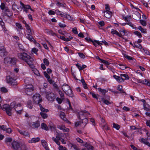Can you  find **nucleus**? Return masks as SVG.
I'll use <instances>...</instances> for the list:
<instances>
[{
  "mask_svg": "<svg viewBox=\"0 0 150 150\" xmlns=\"http://www.w3.org/2000/svg\"><path fill=\"white\" fill-rule=\"evenodd\" d=\"M120 76L123 77L124 78H123L124 80L126 79H129V77L126 74H121Z\"/></svg>",
  "mask_w": 150,
  "mask_h": 150,
  "instance_id": "obj_43",
  "label": "nucleus"
},
{
  "mask_svg": "<svg viewBox=\"0 0 150 150\" xmlns=\"http://www.w3.org/2000/svg\"><path fill=\"white\" fill-rule=\"evenodd\" d=\"M127 24L128 25L133 29H135L136 28V27H135V25L130 22H128L127 23Z\"/></svg>",
  "mask_w": 150,
  "mask_h": 150,
  "instance_id": "obj_48",
  "label": "nucleus"
},
{
  "mask_svg": "<svg viewBox=\"0 0 150 150\" xmlns=\"http://www.w3.org/2000/svg\"><path fill=\"white\" fill-rule=\"evenodd\" d=\"M20 4L22 6V8H23V11L26 13L28 12V10L31 8V6L29 5H25L22 2H20Z\"/></svg>",
  "mask_w": 150,
  "mask_h": 150,
  "instance_id": "obj_15",
  "label": "nucleus"
},
{
  "mask_svg": "<svg viewBox=\"0 0 150 150\" xmlns=\"http://www.w3.org/2000/svg\"><path fill=\"white\" fill-rule=\"evenodd\" d=\"M43 62L46 66H48L49 62L48 60L47 59L45 58L43 59Z\"/></svg>",
  "mask_w": 150,
  "mask_h": 150,
  "instance_id": "obj_49",
  "label": "nucleus"
},
{
  "mask_svg": "<svg viewBox=\"0 0 150 150\" xmlns=\"http://www.w3.org/2000/svg\"><path fill=\"white\" fill-rule=\"evenodd\" d=\"M40 109L41 111L44 112H47L49 111L48 109H46L43 108L40 104H39Z\"/></svg>",
  "mask_w": 150,
  "mask_h": 150,
  "instance_id": "obj_36",
  "label": "nucleus"
},
{
  "mask_svg": "<svg viewBox=\"0 0 150 150\" xmlns=\"http://www.w3.org/2000/svg\"><path fill=\"white\" fill-rule=\"evenodd\" d=\"M101 62L107 65H108L109 64L107 61L104 60L102 59Z\"/></svg>",
  "mask_w": 150,
  "mask_h": 150,
  "instance_id": "obj_63",
  "label": "nucleus"
},
{
  "mask_svg": "<svg viewBox=\"0 0 150 150\" xmlns=\"http://www.w3.org/2000/svg\"><path fill=\"white\" fill-rule=\"evenodd\" d=\"M134 34L137 35L139 38H141L142 37V35L141 33L138 31H135L134 32Z\"/></svg>",
  "mask_w": 150,
  "mask_h": 150,
  "instance_id": "obj_55",
  "label": "nucleus"
},
{
  "mask_svg": "<svg viewBox=\"0 0 150 150\" xmlns=\"http://www.w3.org/2000/svg\"><path fill=\"white\" fill-rule=\"evenodd\" d=\"M90 93L92 95V96H93V98L98 100L97 96L96 95V94L95 93H93V92H90Z\"/></svg>",
  "mask_w": 150,
  "mask_h": 150,
  "instance_id": "obj_58",
  "label": "nucleus"
},
{
  "mask_svg": "<svg viewBox=\"0 0 150 150\" xmlns=\"http://www.w3.org/2000/svg\"><path fill=\"white\" fill-rule=\"evenodd\" d=\"M86 148L83 149L82 150H94L93 147L91 145L86 144H85Z\"/></svg>",
  "mask_w": 150,
  "mask_h": 150,
  "instance_id": "obj_24",
  "label": "nucleus"
},
{
  "mask_svg": "<svg viewBox=\"0 0 150 150\" xmlns=\"http://www.w3.org/2000/svg\"><path fill=\"white\" fill-rule=\"evenodd\" d=\"M56 134V138L53 137H52V139L57 145H59L60 143L58 141V140H61V139H62V137L63 135V134L57 132Z\"/></svg>",
  "mask_w": 150,
  "mask_h": 150,
  "instance_id": "obj_3",
  "label": "nucleus"
},
{
  "mask_svg": "<svg viewBox=\"0 0 150 150\" xmlns=\"http://www.w3.org/2000/svg\"><path fill=\"white\" fill-rule=\"evenodd\" d=\"M112 13L110 11H106L104 12L105 16L107 18H110L112 15Z\"/></svg>",
  "mask_w": 150,
  "mask_h": 150,
  "instance_id": "obj_22",
  "label": "nucleus"
},
{
  "mask_svg": "<svg viewBox=\"0 0 150 150\" xmlns=\"http://www.w3.org/2000/svg\"><path fill=\"white\" fill-rule=\"evenodd\" d=\"M138 28L139 30L141 32L144 33H146V29H144L141 26H139Z\"/></svg>",
  "mask_w": 150,
  "mask_h": 150,
  "instance_id": "obj_35",
  "label": "nucleus"
},
{
  "mask_svg": "<svg viewBox=\"0 0 150 150\" xmlns=\"http://www.w3.org/2000/svg\"><path fill=\"white\" fill-rule=\"evenodd\" d=\"M25 61L30 66L32 67L33 65L34 59L30 56V57L28 58V59H27V60H25Z\"/></svg>",
  "mask_w": 150,
  "mask_h": 150,
  "instance_id": "obj_14",
  "label": "nucleus"
},
{
  "mask_svg": "<svg viewBox=\"0 0 150 150\" xmlns=\"http://www.w3.org/2000/svg\"><path fill=\"white\" fill-rule=\"evenodd\" d=\"M59 25L61 28H64L66 26V25L62 24L61 23H59Z\"/></svg>",
  "mask_w": 150,
  "mask_h": 150,
  "instance_id": "obj_64",
  "label": "nucleus"
},
{
  "mask_svg": "<svg viewBox=\"0 0 150 150\" xmlns=\"http://www.w3.org/2000/svg\"><path fill=\"white\" fill-rule=\"evenodd\" d=\"M101 100L106 104L108 105L110 104V102L107 100H105L103 98H101Z\"/></svg>",
  "mask_w": 150,
  "mask_h": 150,
  "instance_id": "obj_46",
  "label": "nucleus"
},
{
  "mask_svg": "<svg viewBox=\"0 0 150 150\" xmlns=\"http://www.w3.org/2000/svg\"><path fill=\"white\" fill-rule=\"evenodd\" d=\"M12 146L15 150H21L19 143L15 141H13L11 144Z\"/></svg>",
  "mask_w": 150,
  "mask_h": 150,
  "instance_id": "obj_9",
  "label": "nucleus"
},
{
  "mask_svg": "<svg viewBox=\"0 0 150 150\" xmlns=\"http://www.w3.org/2000/svg\"><path fill=\"white\" fill-rule=\"evenodd\" d=\"M12 140V139L9 137L6 138L5 140V142L6 143L8 142H11Z\"/></svg>",
  "mask_w": 150,
  "mask_h": 150,
  "instance_id": "obj_50",
  "label": "nucleus"
},
{
  "mask_svg": "<svg viewBox=\"0 0 150 150\" xmlns=\"http://www.w3.org/2000/svg\"><path fill=\"white\" fill-rule=\"evenodd\" d=\"M46 32L49 34H50V35H56V34H55L54 33L52 30H49L48 29H46Z\"/></svg>",
  "mask_w": 150,
  "mask_h": 150,
  "instance_id": "obj_38",
  "label": "nucleus"
},
{
  "mask_svg": "<svg viewBox=\"0 0 150 150\" xmlns=\"http://www.w3.org/2000/svg\"><path fill=\"white\" fill-rule=\"evenodd\" d=\"M65 114L64 112H60V117L63 119V120L65 121H66L67 122H68L69 121L68 120H67L65 117Z\"/></svg>",
  "mask_w": 150,
  "mask_h": 150,
  "instance_id": "obj_20",
  "label": "nucleus"
},
{
  "mask_svg": "<svg viewBox=\"0 0 150 150\" xmlns=\"http://www.w3.org/2000/svg\"><path fill=\"white\" fill-rule=\"evenodd\" d=\"M47 98L49 101H52L55 98L54 95L52 93L47 92Z\"/></svg>",
  "mask_w": 150,
  "mask_h": 150,
  "instance_id": "obj_10",
  "label": "nucleus"
},
{
  "mask_svg": "<svg viewBox=\"0 0 150 150\" xmlns=\"http://www.w3.org/2000/svg\"><path fill=\"white\" fill-rule=\"evenodd\" d=\"M143 106L144 110L147 111H150V106L148 104H145L144 103Z\"/></svg>",
  "mask_w": 150,
  "mask_h": 150,
  "instance_id": "obj_26",
  "label": "nucleus"
},
{
  "mask_svg": "<svg viewBox=\"0 0 150 150\" xmlns=\"http://www.w3.org/2000/svg\"><path fill=\"white\" fill-rule=\"evenodd\" d=\"M113 127L115 128L117 130H118L120 128V126L117 124L113 123Z\"/></svg>",
  "mask_w": 150,
  "mask_h": 150,
  "instance_id": "obj_45",
  "label": "nucleus"
},
{
  "mask_svg": "<svg viewBox=\"0 0 150 150\" xmlns=\"http://www.w3.org/2000/svg\"><path fill=\"white\" fill-rule=\"evenodd\" d=\"M40 140V139L39 137L33 138L29 140L28 141L29 143H35L38 142Z\"/></svg>",
  "mask_w": 150,
  "mask_h": 150,
  "instance_id": "obj_19",
  "label": "nucleus"
},
{
  "mask_svg": "<svg viewBox=\"0 0 150 150\" xmlns=\"http://www.w3.org/2000/svg\"><path fill=\"white\" fill-rule=\"evenodd\" d=\"M122 86L121 85H119L117 87V90L120 91L121 92L124 93V91L122 89Z\"/></svg>",
  "mask_w": 150,
  "mask_h": 150,
  "instance_id": "obj_47",
  "label": "nucleus"
},
{
  "mask_svg": "<svg viewBox=\"0 0 150 150\" xmlns=\"http://www.w3.org/2000/svg\"><path fill=\"white\" fill-rule=\"evenodd\" d=\"M98 89L99 91L102 93L103 94H104L105 93L108 92V90L103 89L100 88H98Z\"/></svg>",
  "mask_w": 150,
  "mask_h": 150,
  "instance_id": "obj_44",
  "label": "nucleus"
},
{
  "mask_svg": "<svg viewBox=\"0 0 150 150\" xmlns=\"http://www.w3.org/2000/svg\"><path fill=\"white\" fill-rule=\"evenodd\" d=\"M6 81L7 83H10L11 85H13L15 83V79L11 77L10 76H6Z\"/></svg>",
  "mask_w": 150,
  "mask_h": 150,
  "instance_id": "obj_13",
  "label": "nucleus"
},
{
  "mask_svg": "<svg viewBox=\"0 0 150 150\" xmlns=\"http://www.w3.org/2000/svg\"><path fill=\"white\" fill-rule=\"evenodd\" d=\"M2 109L6 111L7 114L9 116L12 115V113L11 112V110L10 108L9 105L8 104H5L3 105Z\"/></svg>",
  "mask_w": 150,
  "mask_h": 150,
  "instance_id": "obj_5",
  "label": "nucleus"
},
{
  "mask_svg": "<svg viewBox=\"0 0 150 150\" xmlns=\"http://www.w3.org/2000/svg\"><path fill=\"white\" fill-rule=\"evenodd\" d=\"M40 115L43 119L47 118V115L45 113L41 112L40 113Z\"/></svg>",
  "mask_w": 150,
  "mask_h": 150,
  "instance_id": "obj_41",
  "label": "nucleus"
},
{
  "mask_svg": "<svg viewBox=\"0 0 150 150\" xmlns=\"http://www.w3.org/2000/svg\"><path fill=\"white\" fill-rule=\"evenodd\" d=\"M59 93L60 95V96L61 98H62V100H63L64 99V98H63L64 97V94L62 92V91H59Z\"/></svg>",
  "mask_w": 150,
  "mask_h": 150,
  "instance_id": "obj_59",
  "label": "nucleus"
},
{
  "mask_svg": "<svg viewBox=\"0 0 150 150\" xmlns=\"http://www.w3.org/2000/svg\"><path fill=\"white\" fill-rule=\"evenodd\" d=\"M78 54L79 56L82 59H84L85 58V56L82 53L79 52Z\"/></svg>",
  "mask_w": 150,
  "mask_h": 150,
  "instance_id": "obj_56",
  "label": "nucleus"
},
{
  "mask_svg": "<svg viewBox=\"0 0 150 150\" xmlns=\"http://www.w3.org/2000/svg\"><path fill=\"white\" fill-rule=\"evenodd\" d=\"M140 23L143 26H145L146 25V22L144 20H141L140 21Z\"/></svg>",
  "mask_w": 150,
  "mask_h": 150,
  "instance_id": "obj_51",
  "label": "nucleus"
},
{
  "mask_svg": "<svg viewBox=\"0 0 150 150\" xmlns=\"http://www.w3.org/2000/svg\"><path fill=\"white\" fill-rule=\"evenodd\" d=\"M48 13L50 15H54L55 14V12L52 11V10H50L48 12Z\"/></svg>",
  "mask_w": 150,
  "mask_h": 150,
  "instance_id": "obj_60",
  "label": "nucleus"
},
{
  "mask_svg": "<svg viewBox=\"0 0 150 150\" xmlns=\"http://www.w3.org/2000/svg\"><path fill=\"white\" fill-rule=\"evenodd\" d=\"M4 15L7 16L8 17H10L13 14L12 12L9 11L7 8H6L5 9V11H4Z\"/></svg>",
  "mask_w": 150,
  "mask_h": 150,
  "instance_id": "obj_18",
  "label": "nucleus"
},
{
  "mask_svg": "<svg viewBox=\"0 0 150 150\" xmlns=\"http://www.w3.org/2000/svg\"><path fill=\"white\" fill-rule=\"evenodd\" d=\"M33 90L32 85L28 84L25 87V91L27 95H30L32 94Z\"/></svg>",
  "mask_w": 150,
  "mask_h": 150,
  "instance_id": "obj_2",
  "label": "nucleus"
},
{
  "mask_svg": "<svg viewBox=\"0 0 150 150\" xmlns=\"http://www.w3.org/2000/svg\"><path fill=\"white\" fill-rule=\"evenodd\" d=\"M32 81V79L29 77H26L24 79V82L27 84L30 83Z\"/></svg>",
  "mask_w": 150,
  "mask_h": 150,
  "instance_id": "obj_30",
  "label": "nucleus"
},
{
  "mask_svg": "<svg viewBox=\"0 0 150 150\" xmlns=\"http://www.w3.org/2000/svg\"><path fill=\"white\" fill-rule=\"evenodd\" d=\"M10 57H7L4 59V62L5 64H9L10 62Z\"/></svg>",
  "mask_w": 150,
  "mask_h": 150,
  "instance_id": "obj_31",
  "label": "nucleus"
},
{
  "mask_svg": "<svg viewBox=\"0 0 150 150\" xmlns=\"http://www.w3.org/2000/svg\"><path fill=\"white\" fill-rule=\"evenodd\" d=\"M82 120V121L81 122V123L83 124V125H82V127L83 128H84L86 125L88 123V120L87 118H86V117L84 118V119H80Z\"/></svg>",
  "mask_w": 150,
  "mask_h": 150,
  "instance_id": "obj_23",
  "label": "nucleus"
},
{
  "mask_svg": "<svg viewBox=\"0 0 150 150\" xmlns=\"http://www.w3.org/2000/svg\"><path fill=\"white\" fill-rule=\"evenodd\" d=\"M33 101L36 104L39 105V103L42 101V98L40 94L38 93L34 95L33 97Z\"/></svg>",
  "mask_w": 150,
  "mask_h": 150,
  "instance_id": "obj_4",
  "label": "nucleus"
},
{
  "mask_svg": "<svg viewBox=\"0 0 150 150\" xmlns=\"http://www.w3.org/2000/svg\"><path fill=\"white\" fill-rule=\"evenodd\" d=\"M89 115V113L86 111H81L79 113V117L80 120L83 119Z\"/></svg>",
  "mask_w": 150,
  "mask_h": 150,
  "instance_id": "obj_8",
  "label": "nucleus"
},
{
  "mask_svg": "<svg viewBox=\"0 0 150 150\" xmlns=\"http://www.w3.org/2000/svg\"><path fill=\"white\" fill-rule=\"evenodd\" d=\"M40 125V124L38 121H36L33 122L32 125L33 127V128L38 127Z\"/></svg>",
  "mask_w": 150,
  "mask_h": 150,
  "instance_id": "obj_32",
  "label": "nucleus"
},
{
  "mask_svg": "<svg viewBox=\"0 0 150 150\" xmlns=\"http://www.w3.org/2000/svg\"><path fill=\"white\" fill-rule=\"evenodd\" d=\"M17 131L21 135L24 137V138L30 137V134L28 132L20 130L19 129H17Z\"/></svg>",
  "mask_w": 150,
  "mask_h": 150,
  "instance_id": "obj_11",
  "label": "nucleus"
},
{
  "mask_svg": "<svg viewBox=\"0 0 150 150\" xmlns=\"http://www.w3.org/2000/svg\"><path fill=\"white\" fill-rule=\"evenodd\" d=\"M111 33L113 35L115 34L120 37H122V35L121 34L119 33L116 30H115L114 29H112L111 30Z\"/></svg>",
  "mask_w": 150,
  "mask_h": 150,
  "instance_id": "obj_25",
  "label": "nucleus"
},
{
  "mask_svg": "<svg viewBox=\"0 0 150 150\" xmlns=\"http://www.w3.org/2000/svg\"><path fill=\"white\" fill-rule=\"evenodd\" d=\"M6 54L7 52L5 48L2 45L0 44V55L3 57Z\"/></svg>",
  "mask_w": 150,
  "mask_h": 150,
  "instance_id": "obj_12",
  "label": "nucleus"
},
{
  "mask_svg": "<svg viewBox=\"0 0 150 150\" xmlns=\"http://www.w3.org/2000/svg\"><path fill=\"white\" fill-rule=\"evenodd\" d=\"M18 57L20 59L24 61L25 60H27V59H28V58L30 57V56L25 52L18 53Z\"/></svg>",
  "mask_w": 150,
  "mask_h": 150,
  "instance_id": "obj_6",
  "label": "nucleus"
},
{
  "mask_svg": "<svg viewBox=\"0 0 150 150\" xmlns=\"http://www.w3.org/2000/svg\"><path fill=\"white\" fill-rule=\"evenodd\" d=\"M34 73L37 76H40V74L38 71L36 69H34L33 70Z\"/></svg>",
  "mask_w": 150,
  "mask_h": 150,
  "instance_id": "obj_40",
  "label": "nucleus"
},
{
  "mask_svg": "<svg viewBox=\"0 0 150 150\" xmlns=\"http://www.w3.org/2000/svg\"><path fill=\"white\" fill-rule=\"evenodd\" d=\"M62 88L67 95L71 97L73 96L72 91L70 87L66 84H64L62 86Z\"/></svg>",
  "mask_w": 150,
  "mask_h": 150,
  "instance_id": "obj_1",
  "label": "nucleus"
},
{
  "mask_svg": "<svg viewBox=\"0 0 150 150\" xmlns=\"http://www.w3.org/2000/svg\"><path fill=\"white\" fill-rule=\"evenodd\" d=\"M133 16L136 19L139 18L141 17V15L138 12L135 11L133 15Z\"/></svg>",
  "mask_w": 150,
  "mask_h": 150,
  "instance_id": "obj_27",
  "label": "nucleus"
},
{
  "mask_svg": "<svg viewBox=\"0 0 150 150\" xmlns=\"http://www.w3.org/2000/svg\"><path fill=\"white\" fill-rule=\"evenodd\" d=\"M57 128L62 130L64 132H68L69 131V129L66 128L64 126L62 125L57 126Z\"/></svg>",
  "mask_w": 150,
  "mask_h": 150,
  "instance_id": "obj_17",
  "label": "nucleus"
},
{
  "mask_svg": "<svg viewBox=\"0 0 150 150\" xmlns=\"http://www.w3.org/2000/svg\"><path fill=\"white\" fill-rule=\"evenodd\" d=\"M41 127L42 129H44L46 130H47L48 129V128L47 125L44 123L41 124Z\"/></svg>",
  "mask_w": 150,
  "mask_h": 150,
  "instance_id": "obj_33",
  "label": "nucleus"
},
{
  "mask_svg": "<svg viewBox=\"0 0 150 150\" xmlns=\"http://www.w3.org/2000/svg\"><path fill=\"white\" fill-rule=\"evenodd\" d=\"M27 105L28 107L30 109H32V105L31 104V102L30 101H28V102Z\"/></svg>",
  "mask_w": 150,
  "mask_h": 150,
  "instance_id": "obj_52",
  "label": "nucleus"
},
{
  "mask_svg": "<svg viewBox=\"0 0 150 150\" xmlns=\"http://www.w3.org/2000/svg\"><path fill=\"white\" fill-rule=\"evenodd\" d=\"M130 44H131L134 47H137L139 49H141L142 48V47L141 45L140 44H139L137 43H136L135 42L134 44L131 43Z\"/></svg>",
  "mask_w": 150,
  "mask_h": 150,
  "instance_id": "obj_29",
  "label": "nucleus"
},
{
  "mask_svg": "<svg viewBox=\"0 0 150 150\" xmlns=\"http://www.w3.org/2000/svg\"><path fill=\"white\" fill-rule=\"evenodd\" d=\"M16 25L19 28L21 29H23L22 26L21 24L18 23H16Z\"/></svg>",
  "mask_w": 150,
  "mask_h": 150,
  "instance_id": "obj_61",
  "label": "nucleus"
},
{
  "mask_svg": "<svg viewBox=\"0 0 150 150\" xmlns=\"http://www.w3.org/2000/svg\"><path fill=\"white\" fill-rule=\"evenodd\" d=\"M92 42L93 45L96 47L97 46V45L96 43L97 44L99 45L100 46L102 45V43L99 42V41L97 40H95L94 41H92Z\"/></svg>",
  "mask_w": 150,
  "mask_h": 150,
  "instance_id": "obj_37",
  "label": "nucleus"
},
{
  "mask_svg": "<svg viewBox=\"0 0 150 150\" xmlns=\"http://www.w3.org/2000/svg\"><path fill=\"white\" fill-rule=\"evenodd\" d=\"M33 32V30L30 29L28 30V33L27 34L26 38L30 41L31 42H34L35 41V40L33 38L32 36Z\"/></svg>",
  "mask_w": 150,
  "mask_h": 150,
  "instance_id": "obj_7",
  "label": "nucleus"
},
{
  "mask_svg": "<svg viewBox=\"0 0 150 150\" xmlns=\"http://www.w3.org/2000/svg\"><path fill=\"white\" fill-rule=\"evenodd\" d=\"M119 66H120V67H119L122 70H124L125 69H126L127 68H128V67H127L126 65H125L124 64H119Z\"/></svg>",
  "mask_w": 150,
  "mask_h": 150,
  "instance_id": "obj_42",
  "label": "nucleus"
},
{
  "mask_svg": "<svg viewBox=\"0 0 150 150\" xmlns=\"http://www.w3.org/2000/svg\"><path fill=\"white\" fill-rule=\"evenodd\" d=\"M10 107L11 108V109L12 110L13 108H14L15 110L17 107H20L21 105L20 104H18L16 105V103L15 102H13L11 103L10 105Z\"/></svg>",
  "mask_w": 150,
  "mask_h": 150,
  "instance_id": "obj_16",
  "label": "nucleus"
},
{
  "mask_svg": "<svg viewBox=\"0 0 150 150\" xmlns=\"http://www.w3.org/2000/svg\"><path fill=\"white\" fill-rule=\"evenodd\" d=\"M5 5L4 4V3H2L0 6V7L1 9L3 10H4V11H5V9L6 8H5Z\"/></svg>",
  "mask_w": 150,
  "mask_h": 150,
  "instance_id": "obj_62",
  "label": "nucleus"
},
{
  "mask_svg": "<svg viewBox=\"0 0 150 150\" xmlns=\"http://www.w3.org/2000/svg\"><path fill=\"white\" fill-rule=\"evenodd\" d=\"M1 91L3 93H6L8 92L7 89L4 87H2L1 88Z\"/></svg>",
  "mask_w": 150,
  "mask_h": 150,
  "instance_id": "obj_53",
  "label": "nucleus"
},
{
  "mask_svg": "<svg viewBox=\"0 0 150 150\" xmlns=\"http://www.w3.org/2000/svg\"><path fill=\"white\" fill-rule=\"evenodd\" d=\"M124 56L125 58L127 59L128 60L130 61L133 60L134 61V60H135V59H134L133 58L130 56H129L127 54H124Z\"/></svg>",
  "mask_w": 150,
  "mask_h": 150,
  "instance_id": "obj_39",
  "label": "nucleus"
},
{
  "mask_svg": "<svg viewBox=\"0 0 150 150\" xmlns=\"http://www.w3.org/2000/svg\"><path fill=\"white\" fill-rule=\"evenodd\" d=\"M10 59L11 60H10V64H11L12 65L15 64L16 61V59L15 58H10Z\"/></svg>",
  "mask_w": 150,
  "mask_h": 150,
  "instance_id": "obj_34",
  "label": "nucleus"
},
{
  "mask_svg": "<svg viewBox=\"0 0 150 150\" xmlns=\"http://www.w3.org/2000/svg\"><path fill=\"white\" fill-rule=\"evenodd\" d=\"M141 142L143 143L146 145H148V143H149V142H146V140L145 139L142 138L141 139Z\"/></svg>",
  "mask_w": 150,
  "mask_h": 150,
  "instance_id": "obj_54",
  "label": "nucleus"
},
{
  "mask_svg": "<svg viewBox=\"0 0 150 150\" xmlns=\"http://www.w3.org/2000/svg\"><path fill=\"white\" fill-rule=\"evenodd\" d=\"M41 143L42 146L46 150H49V148L47 146V143L45 140H42Z\"/></svg>",
  "mask_w": 150,
  "mask_h": 150,
  "instance_id": "obj_21",
  "label": "nucleus"
},
{
  "mask_svg": "<svg viewBox=\"0 0 150 150\" xmlns=\"http://www.w3.org/2000/svg\"><path fill=\"white\" fill-rule=\"evenodd\" d=\"M0 25L4 31H7V29L5 27L4 23L3 21V20L1 18H0Z\"/></svg>",
  "mask_w": 150,
  "mask_h": 150,
  "instance_id": "obj_28",
  "label": "nucleus"
},
{
  "mask_svg": "<svg viewBox=\"0 0 150 150\" xmlns=\"http://www.w3.org/2000/svg\"><path fill=\"white\" fill-rule=\"evenodd\" d=\"M144 84L148 86H150V82L148 81L147 80H144Z\"/></svg>",
  "mask_w": 150,
  "mask_h": 150,
  "instance_id": "obj_57",
  "label": "nucleus"
}]
</instances>
